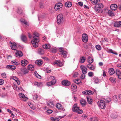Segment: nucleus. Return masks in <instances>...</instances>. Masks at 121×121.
I'll list each match as a JSON object with an SVG mask.
<instances>
[{
    "label": "nucleus",
    "instance_id": "c756f323",
    "mask_svg": "<svg viewBox=\"0 0 121 121\" xmlns=\"http://www.w3.org/2000/svg\"><path fill=\"white\" fill-rule=\"evenodd\" d=\"M28 69L31 71H33L34 69V66L31 64H29L28 66Z\"/></svg>",
    "mask_w": 121,
    "mask_h": 121
},
{
    "label": "nucleus",
    "instance_id": "20e7f679",
    "mask_svg": "<svg viewBox=\"0 0 121 121\" xmlns=\"http://www.w3.org/2000/svg\"><path fill=\"white\" fill-rule=\"evenodd\" d=\"M62 6L63 4L61 3H58L55 5L54 9L56 11H59L61 10Z\"/></svg>",
    "mask_w": 121,
    "mask_h": 121
},
{
    "label": "nucleus",
    "instance_id": "dca6fc26",
    "mask_svg": "<svg viewBox=\"0 0 121 121\" xmlns=\"http://www.w3.org/2000/svg\"><path fill=\"white\" fill-rule=\"evenodd\" d=\"M15 55L17 57H21L23 55V53L21 51L17 50V52L16 53Z\"/></svg>",
    "mask_w": 121,
    "mask_h": 121
},
{
    "label": "nucleus",
    "instance_id": "0eeeda50",
    "mask_svg": "<svg viewBox=\"0 0 121 121\" xmlns=\"http://www.w3.org/2000/svg\"><path fill=\"white\" fill-rule=\"evenodd\" d=\"M9 43L11 44V47L12 49L16 50L17 48V45L15 43L12 42L11 41L9 42Z\"/></svg>",
    "mask_w": 121,
    "mask_h": 121
},
{
    "label": "nucleus",
    "instance_id": "393cba45",
    "mask_svg": "<svg viewBox=\"0 0 121 121\" xmlns=\"http://www.w3.org/2000/svg\"><path fill=\"white\" fill-rule=\"evenodd\" d=\"M55 64H57L60 66H61L63 65V64L62 62L60 60H56L54 62Z\"/></svg>",
    "mask_w": 121,
    "mask_h": 121
},
{
    "label": "nucleus",
    "instance_id": "13d9d810",
    "mask_svg": "<svg viewBox=\"0 0 121 121\" xmlns=\"http://www.w3.org/2000/svg\"><path fill=\"white\" fill-rule=\"evenodd\" d=\"M91 43H90L88 45H84V48L86 49H87L88 48L89 45H91Z\"/></svg>",
    "mask_w": 121,
    "mask_h": 121
},
{
    "label": "nucleus",
    "instance_id": "7c9ffc66",
    "mask_svg": "<svg viewBox=\"0 0 121 121\" xmlns=\"http://www.w3.org/2000/svg\"><path fill=\"white\" fill-rule=\"evenodd\" d=\"M72 5V3L71 2H66L65 3V5L66 7H71Z\"/></svg>",
    "mask_w": 121,
    "mask_h": 121
},
{
    "label": "nucleus",
    "instance_id": "8fccbe9b",
    "mask_svg": "<svg viewBox=\"0 0 121 121\" xmlns=\"http://www.w3.org/2000/svg\"><path fill=\"white\" fill-rule=\"evenodd\" d=\"M96 48L98 50H101V46L99 45H97L96 46Z\"/></svg>",
    "mask_w": 121,
    "mask_h": 121
},
{
    "label": "nucleus",
    "instance_id": "09e8293b",
    "mask_svg": "<svg viewBox=\"0 0 121 121\" xmlns=\"http://www.w3.org/2000/svg\"><path fill=\"white\" fill-rule=\"evenodd\" d=\"M109 79L110 81L112 83H114L115 82V79L114 78L111 77Z\"/></svg>",
    "mask_w": 121,
    "mask_h": 121
},
{
    "label": "nucleus",
    "instance_id": "864d4df0",
    "mask_svg": "<svg viewBox=\"0 0 121 121\" xmlns=\"http://www.w3.org/2000/svg\"><path fill=\"white\" fill-rule=\"evenodd\" d=\"M1 76L3 78H5L6 77V73H4L1 74Z\"/></svg>",
    "mask_w": 121,
    "mask_h": 121
},
{
    "label": "nucleus",
    "instance_id": "a18cd8bd",
    "mask_svg": "<svg viewBox=\"0 0 121 121\" xmlns=\"http://www.w3.org/2000/svg\"><path fill=\"white\" fill-rule=\"evenodd\" d=\"M95 6H96L97 7L100 8H101L102 9L103 7L104 6L103 4L102 3L96 5Z\"/></svg>",
    "mask_w": 121,
    "mask_h": 121
},
{
    "label": "nucleus",
    "instance_id": "72a5a7b5",
    "mask_svg": "<svg viewBox=\"0 0 121 121\" xmlns=\"http://www.w3.org/2000/svg\"><path fill=\"white\" fill-rule=\"evenodd\" d=\"M85 58L84 56H82L80 58V62L81 63H83L85 61Z\"/></svg>",
    "mask_w": 121,
    "mask_h": 121
},
{
    "label": "nucleus",
    "instance_id": "c9c22d12",
    "mask_svg": "<svg viewBox=\"0 0 121 121\" xmlns=\"http://www.w3.org/2000/svg\"><path fill=\"white\" fill-rule=\"evenodd\" d=\"M19 95L20 97H21L25 99L24 100H23L24 101L26 100L27 99V98L23 94L20 93Z\"/></svg>",
    "mask_w": 121,
    "mask_h": 121
},
{
    "label": "nucleus",
    "instance_id": "49530a36",
    "mask_svg": "<svg viewBox=\"0 0 121 121\" xmlns=\"http://www.w3.org/2000/svg\"><path fill=\"white\" fill-rule=\"evenodd\" d=\"M109 52L111 53L112 54H114L117 55V53L116 52H114L113 50H112L111 49H109Z\"/></svg>",
    "mask_w": 121,
    "mask_h": 121
},
{
    "label": "nucleus",
    "instance_id": "3c124183",
    "mask_svg": "<svg viewBox=\"0 0 121 121\" xmlns=\"http://www.w3.org/2000/svg\"><path fill=\"white\" fill-rule=\"evenodd\" d=\"M20 21L22 23H23L26 25H27L28 24L27 22L24 19H21Z\"/></svg>",
    "mask_w": 121,
    "mask_h": 121
},
{
    "label": "nucleus",
    "instance_id": "338daca9",
    "mask_svg": "<svg viewBox=\"0 0 121 121\" xmlns=\"http://www.w3.org/2000/svg\"><path fill=\"white\" fill-rule=\"evenodd\" d=\"M48 104L50 105L51 106H54V105L52 102H51L49 103Z\"/></svg>",
    "mask_w": 121,
    "mask_h": 121
},
{
    "label": "nucleus",
    "instance_id": "4d7b16f0",
    "mask_svg": "<svg viewBox=\"0 0 121 121\" xmlns=\"http://www.w3.org/2000/svg\"><path fill=\"white\" fill-rule=\"evenodd\" d=\"M119 101H120V102L121 101V94H120L118 95V97Z\"/></svg>",
    "mask_w": 121,
    "mask_h": 121
},
{
    "label": "nucleus",
    "instance_id": "0e129e2a",
    "mask_svg": "<svg viewBox=\"0 0 121 121\" xmlns=\"http://www.w3.org/2000/svg\"><path fill=\"white\" fill-rule=\"evenodd\" d=\"M85 74H83L81 76V78L82 79H84L85 77Z\"/></svg>",
    "mask_w": 121,
    "mask_h": 121
},
{
    "label": "nucleus",
    "instance_id": "ea45409f",
    "mask_svg": "<svg viewBox=\"0 0 121 121\" xmlns=\"http://www.w3.org/2000/svg\"><path fill=\"white\" fill-rule=\"evenodd\" d=\"M114 26L116 27H119L121 26L119 21L116 22L114 24Z\"/></svg>",
    "mask_w": 121,
    "mask_h": 121
},
{
    "label": "nucleus",
    "instance_id": "6ab92c4d",
    "mask_svg": "<svg viewBox=\"0 0 121 121\" xmlns=\"http://www.w3.org/2000/svg\"><path fill=\"white\" fill-rule=\"evenodd\" d=\"M87 67L90 69L93 70H94L95 68V66L91 64L87 65Z\"/></svg>",
    "mask_w": 121,
    "mask_h": 121
},
{
    "label": "nucleus",
    "instance_id": "2f4dec72",
    "mask_svg": "<svg viewBox=\"0 0 121 121\" xmlns=\"http://www.w3.org/2000/svg\"><path fill=\"white\" fill-rule=\"evenodd\" d=\"M21 71L25 74L29 72L28 70L26 68L22 69H21Z\"/></svg>",
    "mask_w": 121,
    "mask_h": 121
},
{
    "label": "nucleus",
    "instance_id": "c85d7f7f",
    "mask_svg": "<svg viewBox=\"0 0 121 121\" xmlns=\"http://www.w3.org/2000/svg\"><path fill=\"white\" fill-rule=\"evenodd\" d=\"M72 89L73 91H75L77 90V86L75 84H73L71 85Z\"/></svg>",
    "mask_w": 121,
    "mask_h": 121
},
{
    "label": "nucleus",
    "instance_id": "473e14b6",
    "mask_svg": "<svg viewBox=\"0 0 121 121\" xmlns=\"http://www.w3.org/2000/svg\"><path fill=\"white\" fill-rule=\"evenodd\" d=\"M43 47L45 49H48L50 48V46L49 44H47L43 45Z\"/></svg>",
    "mask_w": 121,
    "mask_h": 121
},
{
    "label": "nucleus",
    "instance_id": "4c0bfd02",
    "mask_svg": "<svg viewBox=\"0 0 121 121\" xmlns=\"http://www.w3.org/2000/svg\"><path fill=\"white\" fill-rule=\"evenodd\" d=\"M91 3L93 4H97L99 1L100 0H90Z\"/></svg>",
    "mask_w": 121,
    "mask_h": 121
},
{
    "label": "nucleus",
    "instance_id": "9b49d317",
    "mask_svg": "<svg viewBox=\"0 0 121 121\" xmlns=\"http://www.w3.org/2000/svg\"><path fill=\"white\" fill-rule=\"evenodd\" d=\"M80 68L82 69L83 74H85L87 73V69L86 67L83 65L80 66Z\"/></svg>",
    "mask_w": 121,
    "mask_h": 121
},
{
    "label": "nucleus",
    "instance_id": "a19ab883",
    "mask_svg": "<svg viewBox=\"0 0 121 121\" xmlns=\"http://www.w3.org/2000/svg\"><path fill=\"white\" fill-rule=\"evenodd\" d=\"M12 64L13 65H17L19 64V62H16L15 60L12 61H11Z\"/></svg>",
    "mask_w": 121,
    "mask_h": 121
},
{
    "label": "nucleus",
    "instance_id": "37998d69",
    "mask_svg": "<svg viewBox=\"0 0 121 121\" xmlns=\"http://www.w3.org/2000/svg\"><path fill=\"white\" fill-rule=\"evenodd\" d=\"M108 14L109 16H113L114 15V13H113L111 10H109L108 11Z\"/></svg>",
    "mask_w": 121,
    "mask_h": 121
},
{
    "label": "nucleus",
    "instance_id": "2eb2a0df",
    "mask_svg": "<svg viewBox=\"0 0 121 121\" xmlns=\"http://www.w3.org/2000/svg\"><path fill=\"white\" fill-rule=\"evenodd\" d=\"M56 107L59 110H61L63 111H64L65 110V109L60 104H57L56 105Z\"/></svg>",
    "mask_w": 121,
    "mask_h": 121
},
{
    "label": "nucleus",
    "instance_id": "603ef678",
    "mask_svg": "<svg viewBox=\"0 0 121 121\" xmlns=\"http://www.w3.org/2000/svg\"><path fill=\"white\" fill-rule=\"evenodd\" d=\"M62 29H60L58 30H57L56 31V32L57 33L59 34V35H60L62 33Z\"/></svg>",
    "mask_w": 121,
    "mask_h": 121
},
{
    "label": "nucleus",
    "instance_id": "aec40b11",
    "mask_svg": "<svg viewBox=\"0 0 121 121\" xmlns=\"http://www.w3.org/2000/svg\"><path fill=\"white\" fill-rule=\"evenodd\" d=\"M33 98L34 100H37L40 99L41 98V97L40 95L37 94H35L33 95Z\"/></svg>",
    "mask_w": 121,
    "mask_h": 121
},
{
    "label": "nucleus",
    "instance_id": "9d476101",
    "mask_svg": "<svg viewBox=\"0 0 121 121\" xmlns=\"http://www.w3.org/2000/svg\"><path fill=\"white\" fill-rule=\"evenodd\" d=\"M82 93L85 95H91L93 94L94 92L93 91L88 90L83 91Z\"/></svg>",
    "mask_w": 121,
    "mask_h": 121
},
{
    "label": "nucleus",
    "instance_id": "58836bf2",
    "mask_svg": "<svg viewBox=\"0 0 121 121\" xmlns=\"http://www.w3.org/2000/svg\"><path fill=\"white\" fill-rule=\"evenodd\" d=\"M50 119L53 121H59L60 120V119L57 117H52Z\"/></svg>",
    "mask_w": 121,
    "mask_h": 121
},
{
    "label": "nucleus",
    "instance_id": "423d86ee",
    "mask_svg": "<svg viewBox=\"0 0 121 121\" xmlns=\"http://www.w3.org/2000/svg\"><path fill=\"white\" fill-rule=\"evenodd\" d=\"M82 39L83 42L86 43L87 42L88 40V37L87 35L86 34H82Z\"/></svg>",
    "mask_w": 121,
    "mask_h": 121
},
{
    "label": "nucleus",
    "instance_id": "b1692460",
    "mask_svg": "<svg viewBox=\"0 0 121 121\" xmlns=\"http://www.w3.org/2000/svg\"><path fill=\"white\" fill-rule=\"evenodd\" d=\"M109 73L110 75H112L113 74L115 73L114 71V69L112 68H110L108 70Z\"/></svg>",
    "mask_w": 121,
    "mask_h": 121
},
{
    "label": "nucleus",
    "instance_id": "79ce46f5",
    "mask_svg": "<svg viewBox=\"0 0 121 121\" xmlns=\"http://www.w3.org/2000/svg\"><path fill=\"white\" fill-rule=\"evenodd\" d=\"M38 52L39 54L41 55L43 54L44 53V51L43 49H40L39 50Z\"/></svg>",
    "mask_w": 121,
    "mask_h": 121
},
{
    "label": "nucleus",
    "instance_id": "6e6d98bb",
    "mask_svg": "<svg viewBox=\"0 0 121 121\" xmlns=\"http://www.w3.org/2000/svg\"><path fill=\"white\" fill-rule=\"evenodd\" d=\"M82 113V110L81 109H79H79L78 110V111L77 112V113L79 114H81Z\"/></svg>",
    "mask_w": 121,
    "mask_h": 121
},
{
    "label": "nucleus",
    "instance_id": "680f3d73",
    "mask_svg": "<svg viewBox=\"0 0 121 121\" xmlns=\"http://www.w3.org/2000/svg\"><path fill=\"white\" fill-rule=\"evenodd\" d=\"M93 74V73L91 72H89L88 73V76L90 77L92 76Z\"/></svg>",
    "mask_w": 121,
    "mask_h": 121
},
{
    "label": "nucleus",
    "instance_id": "7ed1b4c3",
    "mask_svg": "<svg viewBox=\"0 0 121 121\" xmlns=\"http://www.w3.org/2000/svg\"><path fill=\"white\" fill-rule=\"evenodd\" d=\"M97 104L99 107L103 109H104L105 108L106 104L104 101L103 100H101L99 101L98 102Z\"/></svg>",
    "mask_w": 121,
    "mask_h": 121
},
{
    "label": "nucleus",
    "instance_id": "c03bdc74",
    "mask_svg": "<svg viewBox=\"0 0 121 121\" xmlns=\"http://www.w3.org/2000/svg\"><path fill=\"white\" fill-rule=\"evenodd\" d=\"M35 84L38 86H39L43 85V83L41 82H36Z\"/></svg>",
    "mask_w": 121,
    "mask_h": 121
},
{
    "label": "nucleus",
    "instance_id": "f8f14e48",
    "mask_svg": "<svg viewBox=\"0 0 121 121\" xmlns=\"http://www.w3.org/2000/svg\"><path fill=\"white\" fill-rule=\"evenodd\" d=\"M21 62L22 65L23 66H26L29 63L28 61L27 60L25 59L22 60Z\"/></svg>",
    "mask_w": 121,
    "mask_h": 121
},
{
    "label": "nucleus",
    "instance_id": "bf43d9fd",
    "mask_svg": "<svg viewBox=\"0 0 121 121\" xmlns=\"http://www.w3.org/2000/svg\"><path fill=\"white\" fill-rule=\"evenodd\" d=\"M53 111L52 110L50 109L48 110L47 111V112L49 114L51 113Z\"/></svg>",
    "mask_w": 121,
    "mask_h": 121
},
{
    "label": "nucleus",
    "instance_id": "e433bc0d",
    "mask_svg": "<svg viewBox=\"0 0 121 121\" xmlns=\"http://www.w3.org/2000/svg\"><path fill=\"white\" fill-rule=\"evenodd\" d=\"M88 62L90 63L89 64H91L93 61V59L90 56L88 57Z\"/></svg>",
    "mask_w": 121,
    "mask_h": 121
},
{
    "label": "nucleus",
    "instance_id": "f03ea898",
    "mask_svg": "<svg viewBox=\"0 0 121 121\" xmlns=\"http://www.w3.org/2000/svg\"><path fill=\"white\" fill-rule=\"evenodd\" d=\"M64 22L63 17L61 14H60L57 16V23L58 24H62Z\"/></svg>",
    "mask_w": 121,
    "mask_h": 121
},
{
    "label": "nucleus",
    "instance_id": "774afa93",
    "mask_svg": "<svg viewBox=\"0 0 121 121\" xmlns=\"http://www.w3.org/2000/svg\"><path fill=\"white\" fill-rule=\"evenodd\" d=\"M95 118L94 117H91L90 118V120L91 121H95Z\"/></svg>",
    "mask_w": 121,
    "mask_h": 121
},
{
    "label": "nucleus",
    "instance_id": "bb28decb",
    "mask_svg": "<svg viewBox=\"0 0 121 121\" xmlns=\"http://www.w3.org/2000/svg\"><path fill=\"white\" fill-rule=\"evenodd\" d=\"M42 63V61L40 60H37L35 62V64L39 66L41 65Z\"/></svg>",
    "mask_w": 121,
    "mask_h": 121
},
{
    "label": "nucleus",
    "instance_id": "412c9836",
    "mask_svg": "<svg viewBox=\"0 0 121 121\" xmlns=\"http://www.w3.org/2000/svg\"><path fill=\"white\" fill-rule=\"evenodd\" d=\"M80 103L82 106H84L86 105V101L84 99H82L80 101Z\"/></svg>",
    "mask_w": 121,
    "mask_h": 121
},
{
    "label": "nucleus",
    "instance_id": "69168bd1",
    "mask_svg": "<svg viewBox=\"0 0 121 121\" xmlns=\"http://www.w3.org/2000/svg\"><path fill=\"white\" fill-rule=\"evenodd\" d=\"M79 5L81 6H82L83 5V3L82 2H78Z\"/></svg>",
    "mask_w": 121,
    "mask_h": 121
},
{
    "label": "nucleus",
    "instance_id": "a211bd4d",
    "mask_svg": "<svg viewBox=\"0 0 121 121\" xmlns=\"http://www.w3.org/2000/svg\"><path fill=\"white\" fill-rule=\"evenodd\" d=\"M116 73L118 78L120 79H121V73L120 71L118 69L116 70Z\"/></svg>",
    "mask_w": 121,
    "mask_h": 121
},
{
    "label": "nucleus",
    "instance_id": "a878e982",
    "mask_svg": "<svg viewBox=\"0 0 121 121\" xmlns=\"http://www.w3.org/2000/svg\"><path fill=\"white\" fill-rule=\"evenodd\" d=\"M87 100L88 103L90 104H91L92 103V100L91 97L90 96L87 97Z\"/></svg>",
    "mask_w": 121,
    "mask_h": 121
},
{
    "label": "nucleus",
    "instance_id": "1a4fd4ad",
    "mask_svg": "<svg viewBox=\"0 0 121 121\" xmlns=\"http://www.w3.org/2000/svg\"><path fill=\"white\" fill-rule=\"evenodd\" d=\"M79 107H78L77 106V104H75L73 105L72 108V111L73 112L77 113L78 111Z\"/></svg>",
    "mask_w": 121,
    "mask_h": 121
},
{
    "label": "nucleus",
    "instance_id": "6e6552de",
    "mask_svg": "<svg viewBox=\"0 0 121 121\" xmlns=\"http://www.w3.org/2000/svg\"><path fill=\"white\" fill-rule=\"evenodd\" d=\"M93 8L97 12L101 13L103 12V10L102 8L97 7L96 6H95Z\"/></svg>",
    "mask_w": 121,
    "mask_h": 121
},
{
    "label": "nucleus",
    "instance_id": "ddd939ff",
    "mask_svg": "<svg viewBox=\"0 0 121 121\" xmlns=\"http://www.w3.org/2000/svg\"><path fill=\"white\" fill-rule=\"evenodd\" d=\"M56 82V80H54L48 82L47 83V85L49 86H51L55 84Z\"/></svg>",
    "mask_w": 121,
    "mask_h": 121
},
{
    "label": "nucleus",
    "instance_id": "f257e3e1",
    "mask_svg": "<svg viewBox=\"0 0 121 121\" xmlns=\"http://www.w3.org/2000/svg\"><path fill=\"white\" fill-rule=\"evenodd\" d=\"M33 38L31 43L34 47L36 48L38 47V43L39 41V35L37 32H35L33 33Z\"/></svg>",
    "mask_w": 121,
    "mask_h": 121
},
{
    "label": "nucleus",
    "instance_id": "052dcab7",
    "mask_svg": "<svg viewBox=\"0 0 121 121\" xmlns=\"http://www.w3.org/2000/svg\"><path fill=\"white\" fill-rule=\"evenodd\" d=\"M40 7L41 8H43L44 6V4L40 3L39 4Z\"/></svg>",
    "mask_w": 121,
    "mask_h": 121
},
{
    "label": "nucleus",
    "instance_id": "5fc2aeb1",
    "mask_svg": "<svg viewBox=\"0 0 121 121\" xmlns=\"http://www.w3.org/2000/svg\"><path fill=\"white\" fill-rule=\"evenodd\" d=\"M79 74L77 72H75L74 73L73 76L74 77H78V76Z\"/></svg>",
    "mask_w": 121,
    "mask_h": 121
},
{
    "label": "nucleus",
    "instance_id": "f3484780",
    "mask_svg": "<svg viewBox=\"0 0 121 121\" xmlns=\"http://www.w3.org/2000/svg\"><path fill=\"white\" fill-rule=\"evenodd\" d=\"M117 8V5L116 4H112L111 5V9L112 10L114 11L116 10Z\"/></svg>",
    "mask_w": 121,
    "mask_h": 121
},
{
    "label": "nucleus",
    "instance_id": "e2e57ef3",
    "mask_svg": "<svg viewBox=\"0 0 121 121\" xmlns=\"http://www.w3.org/2000/svg\"><path fill=\"white\" fill-rule=\"evenodd\" d=\"M4 83V81L2 79H0V85L3 84Z\"/></svg>",
    "mask_w": 121,
    "mask_h": 121
},
{
    "label": "nucleus",
    "instance_id": "4be33fe9",
    "mask_svg": "<svg viewBox=\"0 0 121 121\" xmlns=\"http://www.w3.org/2000/svg\"><path fill=\"white\" fill-rule=\"evenodd\" d=\"M21 39L22 40L23 42H25L27 40V38L26 35H22L21 36Z\"/></svg>",
    "mask_w": 121,
    "mask_h": 121
},
{
    "label": "nucleus",
    "instance_id": "5701e85b",
    "mask_svg": "<svg viewBox=\"0 0 121 121\" xmlns=\"http://www.w3.org/2000/svg\"><path fill=\"white\" fill-rule=\"evenodd\" d=\"M113 99L114 102L115 103L120 102V101H119L118 98H117V95L114 96L113 97Z\"/></svg>",
    "mask_w": 121,
    "mask_h": 121
},
{
    "label": "nucleus",
    "instance_id": "4468645a",
    "mask_svg": "<svg viewBox=\"0 0 121 121\" xmlns=\"http://www.w3.org/2000/svg\"><path fill=\"white\" fill-rule=\"evenodd\" d=\"M62 84L66 86H68L71 83L69 81L67 80H65L62 82Z\"/></svg>",
    "mask_w": 121,
    "mask_h": 121
},
{
    "label": "nucleus",
    "instance_id": "f704fd0d",
    "mask_svg": "<svg viewBox=\"0 0 121 121\" xmlns=\"http://www.w3.org/2000/svg\"><path fill=\"white\" fill-rule=\"evenodd\" d=\"M95 82L96 83H98L100 82V80L97 77H95L94 78Z\"/></svg>",
    "mask_w": 121,
    "mask_h": 121
},
{
    "label": "nucleus",
    "instance_id": "de8ad7c7",
    "mask_svg": "<svg viewBox=\"0 0 121 121\" xmlns=\"http://www.w3.org/2000/svg\"><path fill=\"white\" fill-rule=\"evenodd\" d=\"M34 73L35 74V76L37 78H41V76L38 74L36 71H35Z\"/></svg>",
    "mask_w": 121,
    "mask_h": 121
},
{
    "label": "nucleus",
    "instance_id": "cd10ccee",
    "mask_svg": "<svg viewBox=\"0 0 121 121\" xmlns=\"http://www.w3.org/2000/svg\"><path fill=\"white\" fill-rule=\"evenodd\" d=\"M6 68H9L12 70H15L16 68L15 66L12 65H8L6 66Z\"/></svg>",
    "mask_w": 121,
    "mask_h": 121
},
{
    "label": "nucleus",
    "instance_id": "39448f33",
    "mask_svg": "<svg viewBox=\"0 0 121 121\" xmlns=\"http://www.w3.org/2000/svg\"><path fill=\"white\" fill-rule=\"evenodd\" d=\"M59 50L61 53L62 56L65 58H66L67 54V52L63 50L62 48H60L59 49Z\"/></svg>",
    "mask_w": 121,
    "mask_h": 121
}]
</instances>
